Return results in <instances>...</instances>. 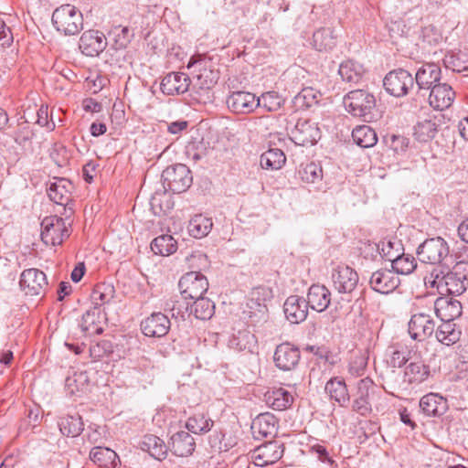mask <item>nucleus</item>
<instances>
[{"label":"nucleus","mask_w":468,"mask_h":468,"mask_svg":"<svg viewBox=\"0 0 468 468\" xmlns=\"http://www.w3.org/2000/svg\"><path fill=\"white\" fill-rule=\"evenodd\" d=\"M468 278V261H459L450 269L446 265L434 268L426 282L436 287L441 295H461L466 291Z\"/></svg>","instance_id":"nucleus-1"},{"label":"nucleus","mask_w":468,"mask_h":468,"mask_svg":"<svg viewBox=\"0 0 468 468\" xmlns=\"http://www.w3.org/2000/svg\"><path fill=\"white\" fill-rule=\"evenodd\" d=\"M199 66V73L197 75L193 84L192 90L194 99L200 103H207L212 99L211 89L217 83V73L211 69H207L206 66L205 57L201 54L192 56L187 64L188 68Z\"/></svg>","instance_id":"nucleus-2"},{"label":"nucleus","mask_w":468,"mask_h":468,"mask_svg":"<svg viewBox=\"0 0 468 468\" xmlns=\"http://www.w3.org/2000/svg\"><path fill=\"white\" fill-rule=\"evenodd\" d=\"M52 23L58 32L65 36H74L83 28V16L72 5H61L54 10Z\"/></svg>","instance_id":"nucleus-3"},{"label":"nucleus","mask_w":468,"mask_h":468,"mask_svg":"<svg viewBox=\"0 0 468 468\" xmlns=\"http://www.w3.org/2000/svg\"><path fill=\"white\" fill-rule=\"evenodd\" d=\"M344 105L353 116L370 122L374 117L372 112L376 107V99L367 90H355L344 97Z\"/></svg>","instance_id":"nucleus-4"},{"label":"nucleus","mask_w":468,"mask_h":468,"mask_svg":"<svg viewBox=\"0 0 468 468\" xmlns=\"http://www.w3.org/2000/svg\"><path fill=\"white\" fill-rule=\"evenodd\" d=\"M271 298V291L265 286H258L252 289L246 303L243 314L250 319L251 324L255 325L267 319L266 302Z\"/></svg>","instance_id":"nucleus-5"},{"label":"nucleus","mask_w":468,"mask_h":468,"mask_svg":"<svg viewBox=\"0 0 468 468\" xmlns=\"http://www.w3.org/2000/svg\"><path fill=\"white\" fill-rule=\"evenodd\" d=\"M164 187L173 193L186 191L193 181L191 171L183 164L166 167L162 173Z\"/></svg>","instance_id":"nucleus-6"},{"label":"nucleus","mask_w":468,"mask_h":468,"mask_svg":"<svg viewBox=\"0 0 468 468\" xmlns=\"http://www.w3.org/2000/svg\"><path fill=\"white\" fill-rule=\"evenodd\" d=\"M450 250L447 242L441 237L428 239L417 249L420 261L430 264L446 265Z\"/></svg>","instance_id":"nucleus-7"},{"label":"nucleus","mask_w":468,"mask_h":468,"mask_svg":"<svg viewBox=\"0 0 468 468\" xmlns=\"http://www.w3.org/2000/svg\"><path fill=\"white\" fill-rule=\"evenodd\" d=\"M380 393L378 386L370 378H365L357 382V391L352 403V410L361 416L372 412V402L378 399Z\"/></svg>","instance_id":"nucleus-8"},{"label":"nucleus","mask_w":468,"mask_h":468,"mask_svg":"<svg viewBox=\"0 0 468 468\" xmlns=\"http://www.w3.org/2000/svg\"><path fill=\"white\" fill-rule=\"evenodd\" d=\"M41 239L46 245H60L70 235L65 219L58 216L46 217L41 222Z\"/></svg>","instance_id":"nucleus-9"},{"label":"nucleus","mask_w":468,"mask_h":468,"mask_svg":"<svg viewBox=\"0 0 468 468\" xmlns=\"http://www.w3.org/2000/svg\"><path fill=\"white\" fill-rule=\"evenodd\" d=\"M413 85L412 75L403 69L388 72L383 80V86L387 92L395 97L405 96Z\"/></svg>","instance_id":"nucleus-10"},{"label":"nucleus","mask_w":468,"mask_h":468,"mask_svg":"<svg viewBox=\"0 0 468 468\" xmlns=\"http://www.w3.org/2000/svg\"><path fill=\"white\" fill-rule=\"evenodd\" d=\"M178 287L185 299L196 300L207 291L208 282L202 273L190 271L181 277Z\"/></svg>","instance_id":"nucleus-11"},{"label":"nucleus","mask_w":468,"mask_h":468,"mask_svg":"<svg viewBox=\"0 0 468 468\" xmlns=\"http://www.w3.org/2000/svg\"><path fill=\"white\" fill-rule=\"evenodd\" d=\"M48 284L46 274L37 268L24 270L20 274L19 286L27 295L43 294Z\"/></svg>","instance_id":"nucleus-12"},{"label":"nucleus","mask_w":468,"mask_h":468,"mask_svg":"<svg viewBox=\"0 0 468 468\" xmlns=\"http://www.w3.org/2000/svg\"><path fill=\"white\" fill-rule=\"evenodd\" d=\"M290 138L297 145H314L321 138V132L315 122L300 119L291 130Z\"/></svg>","instance_id":"nucleus-13"},{"label":"nucleus","mask_w":468,"mask_h":468,"mask_svg":"<svg viewBox=\"0 0 468 468\" xmlns=\"http://www.w3.org/2000/svg\"><path fill=\"white\" fill-rule=\"evenodd\" d=\"M434 329L435 321L431 315L422 312L412 314L408 324L410 338L419 342L431 336Z\"/></svg>","instance_id":"nucleus-14"},{"label":"nucleus","mask_w":468,"mask_h":468,"mask_svg":"<svg viewBox=\"0 0 468 468\" xmlns=\"http://www.w3.org/2000/svg\"><path fill=\"white\" fill-rule=\"evenodd\" d=\"M284 452L283 444L277 441L265 442L252 452L255 465L264 467L279 461Z\"/></svg>","instance_id":"nucleus-15"},{"label":"nucleus","mask_w":468,"mask_h":468,"mask_svg":"<svg viewBox=\"0 0 468 468\" xmlns=\"http://www.w3.org/2000/svg\"><path fill=\"white\" fill-rule=\"evenodd\" d=\"M300 357L301 353L298 347L285 342L277 346L273 355V362L279 369L290 371L296 367Z\"/></svg>","instance_id":"nucleus-16"},{"label":"nucleus","mask_w":468,"mask_h":468,"mask_svg":"<svg viewBox=\"0 0 468 468\" xmlns=\"http://www.w3.org/2000/svg\"><path fill=\"white\" fill-rule=\"evenodd\" d=\"M428 91H430L429 104L437 111L449 109L456 98L454 90L446 82H439Z\"/></svg>","instance_id":"nucleus-17"},{"label":"nucleus","mask_w":468,"mask_h":468,"mask_svg":"<svg viewBox=\"0 0 468 468\" xmlns=\"http://www.w3.org/2000/svg\"><path fill=\"white\" fill-rule=\"evenodd\" d=\"M414 82L418 85L419 90L428 91L441 82V69L433 62L422 64L416 71Z\"/></svg>","instance_id":"nucleus-18"},{"label":"nucleus","mask_w":468,"mask_h":468,"mask_svg":"<svg viewBox=\"0 0 468 468\" xmlns=\"http://www.w3.org/2000/svg\"><path fill=\"white\" fill-rule=\"evenodd\" d=\"M255 94L249 91H233L228 96L226 103L229 109L235 113L247 114L252 112L259 106Z\"/></svg>","instance_id":"nucleus-19"},{"label":"nucleus","mask_w":468,"mask_h":468,"mask_svg":"<svg viewBox=\"0 0 468 468\" xmlns=\"http://www.w3.org/2000/svg\"><path fill=\"white\" fill-rule=\"evenodd\" d=\"M332 281L338 292L350 293L357 285L358 274L348 266H338L333 271Z\"/></svg>","instance_id":"nucleus-20"},{"label":"nucleus","mask_w":468,"mask_h":468,"mask_svg":"<svg viewBox=\"0 0 468 468\" xmlns=\"http://www.w3.org/2000/svg\"><path fill=\"white\" fill-rule=\"evenodd\" d=\"M170 326L169 318L160 312L152 314L141 323L143 334L149 337L165 336L168 333Z\"/></svg>","instance_id":"nucleus-21"},{"label":"nucleus","mask_w":468,"mask_h":468,"mask_svg":"<svg viewBox=\"0 0 468 468\" xmlns=\"http://www.w3.org/2000/svg\"><path fill=\"white\" fill-rule=\"evenodd\" d=\"M400 283L399 278L392 270H378L371 274L370 287L379 293L392 292Z\"/></svg>","instance_id":"nucleus-22"},{"label":"nucleus","mask_w":468,"mask_h":468,"mask_svg":"<svg viewBox=\"0 0 468 468\" xmlns=\"http://www.w3.org/2000/svg\"><path fill=\"white\" fill-rule=\"evenodd\" d=\"M107 46L105 37L102 33L94 30L85 31L79 42L81 52L88 57L98 56Z\"/></svg>","instance_id":"nucleus-23"},{"label":"nucleus","mask_w":468,"mask_h":468,"mask_svg":"<svg viewBox=\"0 0 468 468\" xmlns=\"http://www.w3.org/2000/svg\"><path fill=\"white\" fill-rule=\"evenodd\" d=\"M308 307V303L304 298L298 295H291L286 299L283 304V311L290 323L299 324L306 319Z\"/></svg>","instance_id":"nucleus-24"},{"label":"nucleus","mask_w":468,"mask_h":468,"mask_svg":"<svg viewBox=\"0 0 468 468\" xmlns=\"http://www.w3.org/2000/svg\"><path fill=\"white\" fill-rule=\"evenodd\" d=\"M191 80L183 72H170L161 81V90L167 95L183 94L189 90Z\"/></svg>","instance_id":"nucleus-25"},{"label":"nucleus","mask_w":468,"mask_h":468,"mask_svg":"<svg viewBox=\"0 0 468 468\" xmlns=\"http://www.w3.org/2000/svg\"><path fill=\"white\" fill-rule=\"evenodd\" d=\"M434 310L436 315L441 321L453 322L454 319L462 314V304L458 300L450 297V295H444L435 301Z\"/></svg>","instance_id":"nucleus-26"},{"label":"nucleus","mask_w":468,"mask_h":468,"mask_svg":"<svg viewBox=\"0 0 468 468\" xmlns=\"http://www.w3.org/2000/svg\"><path fill=\"white\" fill-rule=\"evenodd\" d=\"M440 125L441 117L430 114L426 118L417 122L414 125L413 135L419 142L427 143L435 137Z\"/></svg>","instance_id":"nucleus-27"},{"label":"nucleus","mask_w":468,"mask_h":468,"mask_svg":"<svg viewBox=\"0 0 468 468\" xmlns=\"http://www.w3.org/2000/svg\"><path fill=\"white\" fill-rule=\"evenodd\" d=\"M196 448L193 436L185 431H180L172 435L170 439V451L178 457L190 456Z\"/></svg>","instance_id":"nucleus-28"},{"label":"nucleus","mask_w":468,"mask_h":468,"mask_svg":"<svg viewBox=\"0 0 468 468\" xmlns=\"http://www.w3.org/2000/svg\"><path fill=\"white\" fill-rule=\"evenodd\" d=\"M277 427V419L270 412L258 415L251 423V431L256 439L274 436Z\"/></svg>","instance_id":"nucleus-29"},{"label":"nucleus","mask_w":468,"mask_h":468,"mask_svg":"<svg viewBox=\"0 0 468 468\" xmlns=\"http://www.w3.org/2000/svg\"><path fill=\"white\" fill-rule=\"evenodd\" d=\"M306 303L313 310L323 312L331 303V292L324 285L313 284L309 288Z\"/></svg>","instance_id":"nucleus-30"},{"label":"nucleus","mask_w":468,"mask_h":468,"mask_svg":"<svg viewBox=\"0 0 468 468\" xmlns=\"http://www.w3.org/2000/svg\"><path fill=\"white\" fill-rule=\"evenodd\" d=\"M420 408L427 416H441L447 410V400L441 396L430 393L420 399Z\"/></svg>","instance_id":"nucleus-31"},{"label":"nucleus","mask_w":468,"mask_h":468,"mask_svg":"<svg viewBox=\"0 0 468 468\" xmlns=\"http://www.w3.org/2000/svg\"><path fill=\"white\" fill-rule=\"evenodd\" d=\"M71 188L72 185L69 180L58 178L50 184L48 196L54 203L66 206L70 200Z\"/></svg>","instance_id":"nucleus-32"},{"label":"nucleus","mask_w":468,"mask_h":468,"mask_svg":"<svg viewBox=\"0 0 468 468\" xmlns=\"http://www.w3.org/2000/svg\"><path fill=\"white\" fill-rule=\"evenodd\" d=\"M330 399L335 400L340 406H346L350 399L348 389L344 379L340 378H330L324 387Z\"/></svg>","instance_id":"nucleus-33"},{"label":"nucleus","mask_w":468,"mask_h":468,"mask_svg":"<svg viewBox=\"0 0 468 468\" xmlns=\"http://www.w3.org/2000/svg\"><path fill=\"white\" fill-rule=\"evenodd\" d=\"M141 449L147 452L154 459L162 461L166 458L169 447L161 438L147 434L144 436L141 441Z\"/></svg>","instance_id":"nucleus-34"},{"label":"nucleus","mask_w":468,"mask_h":468,"mask_svg":"<svg viewBox=\"0 0 468 468\" xmlns=\"http://www.w3.org/2000/svg\"><path fill=\"white\" fill-rule=\"evenodd\" d=\"M441 322L435 331L436 339L448 346L458 342L462 335L461 330L452 321Z\"/></svg>","instance_id":"nucleus-35"},{"label":"nucleus","mask_w":468,"mask_h":468,"mask_svg":"<svg viewBox=\"0 0 468 468\" xmlns=\"http://www.w3.org/2000/svg\"><path fill=\"white\" fill-rule=\"evenodd\" d=\"M364 71L363 66L352 59L342 62L338 69V73L342 80L350 84L358 83L363 77Z\"/></svg>","instance_id":"nucleus-36"},{"label":"nucleus","mask_w":468,"mask_h":468,"mask_svg":"<svg viewBox=\"0 0 468 468\" xmlns=\"http://www.w3.org/2000/svg\"><path fill=\"white\" fill-rule=\"evenodd\" d=\"M265 399L266 403L276 410H286L293 401V398L291 393L282 388L268 391L265 394Z\"/></svg>","instance_id":"nucleus-37"},{"label":"nucleus","mask_w":468,"mask_h":468,"mask_svg":"<svg viewBox=\"0 0 468 468\" xmlns=\"http://www.w3.org/2000/svg\"><path fill=\"white\" fill-rule=\"evenodd\" d=\"M336 44V37L330 27H322L313 35V46L318 51L332 49Z\"/></svg>","instance_id":"nucleus-38"},{"label":"nucleus","mask_w":468,"mask_h":468,"mask_svg":"<svg viewBox=\"0 0 468 468\" xmlns=\"http://www.w3.org/2000/svg\"><path fill=\"white\" fill-rule=\"evenodd\" d=\"M58 427L63 435L68 437H77L83 431L84 424L81 417L79 414H75L60 418Z\"/></svg>","instance_id":"nucleus-39"},{"label":"nucleus","mask_w":468,"mask_h":468,"mask_svg":"<svg viewBox=\"0 0 468 468\" xmlns=\"http://www.w3.org/2000/svg\"><path fill=\"white\" fill-rule=\"evenodd\" d=\"M213 227L212 219L202 215L193 217L187 225L189 234L196 238L201 239L208 235Z\"/></svg>","instance_id":"nucleus-40"},{"label":"nucleus","mask_w":468,"mask_h":468,"mask_svg":"<svg viewBox=\"0 0 468 468\" xmlns=\"http://www.w3.org/2000/svg\"><path fill=\"white\" fill-rule=\"evenodd\" d=\"M354 142L362 148L374 146L378 142V136L374 129L368 125H359L352 132Z\"/></svg>","instance_id":"nucleus-41"},{"label":"nucleus","mask_w":468,"mask_h":468,"mask_svg":"<svg viewBox=\"0 0 468 468\" xmlns=\"http://www.w3.org/2000/svg\"><path fill=\"white\" fill-rule=\"evenodd\" d=\"M286 162L284 153L278 148H271L261 155L260 164L263 169L278 170L281 169Z\"/></svg>","instance_id":"nucleus-42"},{"label":"nucleus","mask_w":468,"mask_h":468,"mask_svg":"<svg viewBox=\"0 0 468 468\" xmlns=\"http://www.w3.org/2000/svg\"><path fill=\"white\" fill-rule=\"evenodd\" d=\"M90 460L101 467L115 466L118 456L114 451L107 447H93L90 452Z\"/></svg>","instance_id":"nucleus-43"},{"label":"nucleus","mask_w":468,"mask_h":468,"mask_svg":"<svg viewBox=\"0 0 468 468\" xmlns=\"http://www.w3.org/2000/svg\"><path fill=\"white\" fill-rule=\"evenodd\" d=\"M430 374V369L427 365L421 361L410 362L405 368L404 378L405 381L409 383H421Z\"/></svg>","instance_id":"nucleus-44"},{"label":"nucleus","mask_w":468,"mask_h":468,"mask_svg":"<svg viewBox=\"0 0 468 468\" xmlns=\"http://www.w3.org/2000/svg\"><path fill=\"white\" fill-rule=\"evenodd\" d=\"M215 313V304L208 298L200 297L194 300L193 305L191 306V311L188 314H194L197 319L200 320H208L210 319Z\"/></svg>","instance_id":"nucleus-45"},{"label":"nucleus","mask_w":468,"mask_h":468,"mask_svg":"<svg viewBox=\"0 0 468 468\" xmlns=\"http://www.w3.org/2000/svg\"><path fill=\"white\" fill-rule=\"evenodd\" d=\"M214 421L204 414H196L189 417L186 422V428L194 434L208 432L213 427Z\"/></svg>","instance_id":"nucleus-46"},{"label":"nucleus","mask_w":468,"mask_h":468,"mask_svg":"<svg viewBox=\"0 0 468 468\" xmlns=\"http://www.w3.org/2000/svg\"><path fill=\"white\" fill-rule=\"evenodd\" d=\"M177 243L176 239L170 235H161L151 243V250L155 254L170 255L176 250Z\"/></svg>","instance_id":"nucleus-47"},{"label":"nucleus","mask_w":468,"mask_h":468,"mask_svg":"<svg viewBox=\"0 0 468 468\" xmlns=\"http://www.w3.org/2000/svg\"><path fill=\"white\" fill-rule=\"evenodd\" d=\"M391 267L396 275H409L417 268V262L412 255L400 253V255L393 261Z\"/></svg>","instance_id":"nucleus-48"},{"label":"nucleus","mask_w":468,"mask_h":468,"mask_svg":"<svg viewBox=\"0 0 468 468\" xmlns=\"http://www.w3.org/2000/svg\"><path fill=\"white\" fill-rule=\"evenodd\" d=\"M256 101H259L258 107L263 108L267 112H276L280 110L285 101L276 91L264 92L261 97H258Z\"/></svg>","instance_id":"nucleus-49"},{"label":"nucleus","mask_w":468,"mask_h":468,"mask_svg":"<svg viewBox=\"0 0 468 468\" xmlns=\"http://www.w3.org/2000/svg\"><path fill=\"white\" fill-rule=\"evenodd\" d=\"M378 247L381 257L391 263L400 255L401 250H403L402 244L399 240H384L381 241Z\"/></svg>","instance_id":"nucleus-50"},{"label":"nucleus","mask_w":468,"mask_h":468,"mask_svg":"<svg viewBox=\"0 0 468 468\" xmlns=\"http://www.w3.org/2000/svg\"><path fill=\"white\" fill-rule=\"evenodd\" d=\"M65 386L71 395L84 391L88 387V376L86 372L74 373L73 376L68 377Z\"/></svg>","instance_id":"nucleus-51"},{"label":"nucleus","mask_w":468,"mask_h":468,"mask_svg":"<svg viewBox=\"0 0 468 468\" xmlns=\"http://www.w3.org/2000/svg\"><path fill=\"white\" fill-rule=\"evenodd\" d=\"M367 360L368 356L366 353L354 354L348 365L349 374L355 378L363 376L367 369Z\"/></svg>","instance_id":"nucleus-52"},{"label":"nucleus","mask_w":468,"mask_h":468,"mask_svg":"<svg viewBox=\"0 0 468 468\" xmlns=\"http://www.w3.org/2000/svg\"><path fill=\"white\" fill-rule=\"evenodd\" d=\"M443 62L447 69L462 72L468 69V55L464 53L448 54L445 56Z\"/></svg>","instance_id":"nucleus-53"},{"label":"nucleus","mask_w":468,"mask_h":468,"mask_svg":"<svg viewBox=\"0 0 468 468\" xmlns=\"http://www.w3.org/2000/svg\"><path fill=\"white\" fill-rule=\"evenodd\" d=\"M301 174L302 179L307 183H314L323 177L322 167L314 163L307 164Z\"/></svg>","instance_id":"nucleus-54"},{"label":"nucleus","mask_w":468,"mask_h":468,"mask_svg":"<svg viewBox=\"0 0 468 468\" xmlns=\"http://www.w3.org/2000/svg\"><path fill=\"white\" fill-rule=\"evenodd\" d=\"M420 37L422 41L430 46L437 44L441 38V34L431 26L423 27Z\"/></svg>","instance_id":"nucleus-55"},{"label":"nucleus","mask_w":468,"mask_h":468,"mask_svg":"<svg viewBox=\"0 0 468 468\" xmlns=\"http://www.w3.org/2000/svg\"><path fill=\"white\" fill-rule=\"evenodd\" d=\"M14 41V37L10 27L0 17V45L2 47H9Z\"/></svg>","instance_id":"nucleus-56"},{"label":"nucleus","mask_w":468,"mask_h":468,"mask_svg":"<svg viewBox=\"0 0 468 468\" xmlns=\"http://www.w3.org/2000/svg\"><path fill=\"white\" fill-rule=\"evenodd\" d=\"M133 35L130 33V29L124 27L121 29V32L116 36L115 43L118 48H124L131 42Z\"/></svg>","instance_id":"nucleus-57"},{"label":"nucleus","mask_w":468,"mask_h":468,"mask_svg":"<svg viewBox=\"0 0 468 468\" xmlns=\"http://www.w3.org/2000/svg\"><path fill=\"white\" fill-rule=\"evenodd\" d=\"M408 360L409 358L407 357L405 352L395 350L390 356L389 364L393 367H401L407 363Z\"/></svg>","instance_id":"nucleus-58"},{"label":"nucleus","mask_w":468,"mask_h":468,"mask_svg":"<svg viewBox=\"0 0 468 468\" xmlns=\"http://www.w3.org/2000/svg\"><path fill=\"white\" fill-rule=\"evenodd\" d=\"M170 311L173 318L185 320V314L188 311V304L185 306L181 303H174Z\"/></svg>","instance_id":"nucleus-59"},{"label":"nucleus","mask_w":468,"mask_h":468,"mask_svg":"<svg viewBox=\"0 0 468 468\" xmlns=\"http://www.w3.org/2000/svg\"><path fill=\"white\" fill-rule=\"evenodd\" d=\"M82 107L84 111L90 112H100L102 110L101 103L96 101L92 98H87L82 102Z\"/></svg>","instance_id":"nucleus-60"},{"label":"nucleus","mask_w":468,"mask_h":468,"mask_svg":"<svg viewBox=\"0 0 468 468\" xmlns=\"http://www.w3.org/2000/svg\"><path fill=\"white\" fill-rule=\"evenodd\" d=\"M312 452L317 455L321 462L333 463V460L329 457L328 452L324 446L319 444L314 445L312 447Z\"/></svg>","instance_id":"nucleus-61"},{"label":"nucleus","mask_w":468,"mask_h":468,"mask_svg":"<svg viewBox=\"0 0 468 468\" xmlns=\"http://www.w3.org/2000/svg\"><path fill=\"white\" fill-rule=\"evenodd\" d=\"M85 264L79 262L71 271L70 278L74 282H79L85 273Z\"/></svg>","instance_id":"nucleus-62"},{"label":"nucleus","mask_w":468,"mask_h":468,"mask_svg":"<svg viewBox=\"0 0 468 468\" xmlns=\"http://www.w3.org/2000/svg\"><path fill=\"white\" fill-rule=\"evenodd\" d=\"M188 122L186 121H176L173 122L167 126V130L170 133L177 134L181 131L187 128Z\"/></svg>","instance_id":"nucleus-63"},{"label":"nucleus","mask_w":468,"mask_h":468,"mask_svg":"<svg viewBox=\"0 0 468 468\" xmlns=\"http://www.w3.org/2000/svg\"><path fill=\"white\" fill-rule=\"evenodd\" d=\"M458 234L462 240L468 243V218L463 220L458 227Z\"/></svg>","instance_id":"nucleus-64"}]
</instances>
